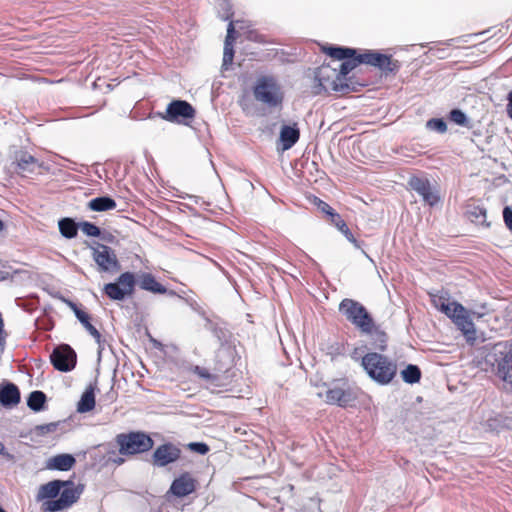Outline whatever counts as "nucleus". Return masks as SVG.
Segmentation results:
<instances>
[{"label":"nucleus","mask_w":512,"mask_h":512,"mask_svg":"<svg viewBox=\"0 0 512 512\" xmlns=\"http://www.w3.org/2000/svg\"><path fill=\"white\" fill-rule=\"evenodd\" d=\"M427 127L433 130L438 131L439 133H444L447 130V125L443 119L432 118L427 122Z\"/></svg>","instance_id":"36"},{"label":"nucleus","mask_w":512,"mask_h":512,"mask_svg":"<svg viewBox=\"0 0 512 512\" xmlns=\"http://www.w3.org/2000/svg\"><path fill=\"white\" fill-rule=\"evenodd\" d=\"M21 396L19 388L13 383L0 385V404L12 408L20 403Z\"/></svg>","instance_id":"18"},{"label":"nucleus","mask_w":512,"mask_h":512,"mask_svg":"<svg viewBox=\"0 0 512 512\" xmlns=\"http://www.w3.org/2000/svg\"><path fill=\"white\" fill-rule=\"evenodd\" d=\"M361 364L369 377L381 385L389 384L397 373V365L387 356L377 352L365 354Z\"/></svg>","instance_id":"4"},{"label":"nucleus","mask_w":512,"mask_h":512,"mask_svg":"<svg viewBox=\"0 0 512 512\" xmlns=\"http://www.w3.org/2000/svg\"><path fill=\"white\" fill-rule=\"evenodd\" d=\"M236 356L235 348L222 346L215 353L211 369L195 365L190 368V372L211 386L221 387L223 385L222 379L227 377V374L236 364Z\"/></svg>","instance_id":"3"},{"label":"nucleus","mask_w":512,"mask_h":512,"mask_svg":"<svg viewBox=\"0 0 512 512\" xmlns=\"http://www.w3.org/2000/svg\"><path fill=\"white\" fill-rule=\"evenodd\" d=\"M135 285L136 279L134 274L124 272L117 278L116 282L105 284L103 290L111 300L121 301L134 293Z\"/></svg>","instance_id":"10"},{"label":"nucleus","mask_w":512,"mask_h":512,"mask_svg":"<svg viewBox=\"0 0 512 512\" xmlns=\"http://www.w3.org/2000/svg\"><path fill=\"white\" fill-rule=\"evenodd\" d=\"M470 214L474 216L475 218H486V209L482 207H474L472 211H470Z\"/></svg>","instance_id":"43"},{"label":"nucleus","mask_w":512,"mask_h":512,"mask_svg":"<svg viewBox=\"0 0 512 512\" xmlns=\"http://www.w3.org/2000/svg\"><path fill=\"white\" fill-rule=\"evenodd\" d=\"M315 80L317 81L314 91L315 94L322 92L345 93L349 90V85L340 78L339 73H337V68L329 64H323L316 70Z\"/></svg>","instance_id":"7"},{"label":"nucleus","mask_w":512,"mask_h":512,"mask_svg":"<svg viewBox=\"0 0 512 512\" xmlns=\"http://www.w3.org/2000/svg\"><path fill=\"white\" fill-rule=\"evenodd\" d=\"M71 308L73 309L75 316L80 321V323L85 327V329L89 332V334L96 340V342L100 343L101 334L100 332L91 324L90 315L84 310L80 309L76 304L71 303Z\"/></svg>","instance_id":"23"},{"label":"nucleus","mask_w":512,"mask_h":512,"mask_svg":"<svg viewBox=\"0 0 512 512\" xmlns=\"http://www.w3.org/2000/svg\"><path fill=\"white\" fill-rule=\"evenodd\" d=\"M160 117L171 123L187 124L196 116L195 108L185 100H172Z\"/></svg>","instance_id":"9"},{"label":"nucleus","mask_w":512,"mask_h":512,"mask_svg":"<svg viewBox=\"0 0 512 512\" xmlns=\"http://www.w3.org/2000/svg\"><path fill=\"white\" fill-rule=\"evenodd\" d=\"M453 323L463 333L468 342L473 343L476 340V330L474 323L471 320L468 311L462 304H455L450 316H448Z\"/></svg>","instance_id":"13"},{"label":"nucleus","mask_w":512,"mask_h":512,"mask_svg":"<svg viewBox=\"0 0 512 512\" xmlns=\"http://www.w3.org/2000/svg\"><path fill=\"white\" fill-rule=\"evenodd\" d=\"M0 512H6L2 507H0Z\"/></svg>","instance_id":"48"},{"label":"nucleus","mask_w":512,"mask_h":512,"mask_svg":"<svg viewBox=\"0 0 512 512\" xmlns=\"http://www.w3.org/2000/svg\"><path fill=\"white\" fill-rule=\"evenodd\" d=\"M339 311L360 332L369 331L368 329L374 321L366 307L354 299H343L339 304Z\"/></svg>","instance_id":"8"},{"label":"nucleus","mask_w":512,"mask_h":512,"mask_svg":"<svg viewBox=\"0 0 512 512\" xmlns=\"http://www.w3.org/2000/svg\"><path fill=\"white\" fill-rule=\"evenodd\" d=\"M17 171L19 173L33 172L37 165V159L28 153H22L16 161Z\"/></svg>","instance_id":"30"},{"label":"nucleus","mask_w":512,"mask_h":512,"mask_svg":"<svg viewBox=\"0 0 512 512\" xmlns=\"http://www.w3.org/2000/svg\"><path fill=\"white\" fill-rule=\"evenodd\" d=\"M357 396L350 388L334 386L325 392V401L330 405H337L343 408L352 406Z\"/></svg>","instance_id":"15"},{"label":"nucleus","mask_w":512,"mask_h":512,"mask_svg":"<svg viewBox=\"0 0 512 512\" xmlns=\"http://www.w3.org/2000/svg\"><path fill=\"white\" fill-rule=\"evenodd\" d=\"M247 38L251 41L258 42V43H265L266 40L263 35L259 34L256 31H250Z\"/></svg>","instance_id":"41"},{"label":"nucleus","mask_w":512,"mask_h":512,"mask_svg":"<svg viewBox=\"0 0 512 512\" xmlns=\"http://www.w3.org/2000/svg\"><path fill=\"white\" fill-rule=\"evenodd\" d=\"M80 228L84 234L91 237H98L101 234V230L95 224L85 221L80 224Z\"/></svg>","instance_id":"34"},{"label":"nucleus","mask_w":512,"mask_h":512,"mask_svg":"<svg viewBox=\"0 0 512 512\" xmlns=\"http://www.w3.org/2000/svg\"><path fill=\"white\" fill-rule=\"evenodd\" d=\"M329 218V221L331 224H333L335 227L339 225V223H341L342 221H344L342 219V217L337 213V212H334Z\"/></svg>","instance_id":"44"},{"label":"nucleus","mask_w":512,"mask_h":512,"mask_svg":"<svg viewBox=\"0 0 512 512\" xmlns=\"http://www.w3.org/2000/svg\"><path fill=\"white\" fill-rule=\"evenodd\" d=\"M95 407V388L90 385L86 388L81 396L80 401L77 405V411L80 413H86L93 410Z\"/></svg>","instance_id":"27"},{"label":"nucleus","mask_w":512,"mask_h":512,"mask_svg":"<svg viewBox=\"0 0 512 512\" xmlns=\"http://www.w3.org/2000/svg\"><path fill=\"white\" fill-rule=\"evenodd\" d=\"M402 378L406 383L414 384L420 381L421 379V371L416 365H408L401 372Z\"/></svg>","instance_id":"33"},{"label":"nucleus","mask_w":512,"mask_h":512,"mask_svg":"<svg viewBox=\"0 0 512 512\" xmlns=\"http://www.w3.org/2000/svg\"><path fill=\"white\" fill-rule=\"evenodd\" d=\"M428 295L430 297L431 304L446 316H450L454 305L459 304L456 301L450 302L449 293L446 291H429Z\"/></svg>","instance_id":"19"},{"label":"nucleus","mask_w":512,"mask_h":512,"mask_svg":"<svg viewBox=\"0 0 512 512\" xmlns=\"http://www.w3.org/2000/svg\"><path fill=\"white\" fill-rule=\"evenodd\" d=\"M46 402V395L42 391H33L30 393L27 405L33 411H40L43 409Z\"/></svg>","instance_id":"32"},{"label":"nucleus","mask_w":512,"mask_h":512,"mask_svg":"<svg viewBox=\"0 0 512 512\" xmlns=\"http://www.w3.org/2000/svg\"><path fill=\"white\" fill-rule=\"evenodd\" d=\"M236 39L235 36V27L234 22L231 20L227 27V35L224 42V52H223V64L222 66L225 69H228L229 66L232 65L234 59V41Z\"/></svg>","instance_id":"22"},{"label":"nucleus","mask_w":512,"mask_h":512,"mask_svg":"<svg viewBox=\"0 0 512 512\" xmlns=\"http://www.w3.org/2000/svg\"><path fill=\"white\" fill-rule=\"evenodd\" d=\"M253 94L258 102L270 108L281 106L284 99L280 85L272 76L259 77L253 87Z\"/></svg>","instance_id":"6"},{"label":"nucleus","mask_w":512,"mask_h":512,"mask_svg":"<svg viewBox=\"0 0 512 512\" xmlns=\"http://www.w3.org/2000/svg\"><path fill=\"white\" fill-rule=\"evenodd\" d=\"M336 228L346 237V239L351 242L352 244H354L356 247H359V244H358V241L357 239L354 237V235L352 234V232L350 231L349 227L347 226L346 222L345 221H342L341 223H339L338 226H336Z\"/></svg>","instance_id":"35"},{"label":"nucleus","mask_w":512,"mask_h":512,"mask_svg":"<svg viewBox=\"0 0 512 512\" xmlns=\"http://www.w3.org/2000/svg\"><path fill=\"white\" fill-rule=\"evenodd\" d=\"M449 118L454 123L464 126L467 122L466 115L459 109H453L450 114Z\"/></svg>","instance_id":"37"},{"label":"nucleus","mask_w":512,"mask_h":512,"mask_svg":"<svg viewBox=\"0 0 512 512\" xmlns=\"http://www.w3.org/2000/svg\"><path fill=\"white\" fill-rule=\"evenodd\" d=\"M117 206L114 199L110 197H97L89 201L88 207L97 212L115 209Z\"/></svg>","instance_id":"28"},{"label":"nucleus","mask_w":512,"mask_h":512,"mask_svg":"<svg viewBox=\"0 0 512 512\" xmlns=\"http://www.w3.org/2000/svg\"><path fill=\"white\" fill-rule=\"evenodd\" d=\"M107 461L116 465H122L125 462V458H123L121 454H117L115 451L108 452Z\"/></svg>","instance_id":"39"},{"label":"nucleus","mask_w":512,"mask_h":512,"mask_svg":"<svg viewBox=\"0 0 512 512\" xmlns=\"http://www.w3.org/2000/svg\"><path fill=\"white\" fill-rule=\"evenodd\" d=\"M92 249V257L100 272H114L119 269V261L115 251L101 243H96Z\"/></svg>","instance_id":"11"},{"label":"nucleus","mask_w":512,"mask_h":512,"mask_svg":"<svg viewBox=\"0 0 512 512\" xmlns=\"http://www.w3.org/2000/svg\"><path fill=\"white\" fill-rule=\"evenodd\" d=\"M322 50L325 54H327L328 56L335 60H344L347 57H351L354 56V54H356V49L347 47L329 46L323 47Z\"/></svg>","instance_id":"29"},{"label":"nucleus","mask_w":512,"mask_h":512,"mask_svg":"<svg viewBox=\"0 0 512 512\" xmlns=\"http://www.w3.org/2000/svg\"><path fill=\"white\" fill-rule=\"evenodd\" d=\"M503 219L506 227L512 232V209L510 207L504 208Z\"/></svg>","instance_id":"40"},{"label":"nucleus","mask_w":512,"mask_h":512,"mask_svg":"<svg viewBox=\"0 0 512 512\" xmlns=\"http://www.w3.org/2000/svg\"><path fill=\"white\" fill-rule=\"evenodd\" d=\"M59 231L65 238L71 239L77 236L78 225L71 218H63L58 223Z\"/></svg>","instance_id":"31"},{"label":"nucleus","mask_w":512,"mask_h":512,"mask_svg":"<svg viewBox=\"0 0 512 512\" xmlns=\"http://www.w3.org/2000/svg\"><path fill=\"white\" fill-rule=\"evenodd\" d=\"M3 227H4V224H3V222L0 220V231L3 229Z\"/></svg>","instance_id":"47"},{"label":"nucleus","mask_w":512,"mask_h":512,"mask_svg":"<svg viewBox=\"0 0 512 512\" xmlns=\"http://www.w3.org/2000/svg\"><path fill=\"white\" fill-rule=\"evenodd\" d=\"M5 340V333H4V323L3 319L0 316V343Z\"/></svg>","instance_id":"46"},{"label":"nucleus","mask_w":512,"mask_h":512,"mask_svg":"<svg viewBox=\"0 0 512 512\" xmlns=\"http://www.w3.org/2000/svg\"><path fill=\"white\" fill-rule=\"evenodd\" d=\"M50 361L56 370L68 372L75 368L77 355L70 345L61 344L52 351Z\"/></svg>","instance_id":"12"},{"label":"nucleus","mask_w":512,"mask_h":512,"mask_svg":"<svg viewBox=\"0 0 512 512\" xmlns=\"http://www.w3.org/2000/svg\"><path fill=\"white\" fill-rule=\"evenodd\" d=\"M79 491L72 481L53 480L40 486L38 500L47 499L43 509L49 512H59L68 509L79 499Z\"/></svg>","instance_id":"1"},{"label":"nucleus","mask_w":512,"mask_h":512,"mask_svg":"<svg viewBox=\"0 0 512 512\" xmlns=\"http://www.w3.org/2000/svg\"><path fill=\"white\" fill-rule=\"evenodd\" d=\"M190 447L200 454H206L209 450L208 446L204 443H192Z\"/></svg>","instance_id":"42"},{"label":"nucleus","mask_w":512,"mask_h":512,"mask_svg":"<svg viewBox=\"0 0 512 512\" xmlns=\"http://www.w3.org/2000/svg\"><path fill=\"white\" fill-rule=\"evenodd\" d=\"M181 453V449L171 442L161 444L153 452L152 464L157 467L167 466L176 462Z\"/></svg>","instance_id":"14"},{"label":"nucleus","mask_w":512,"mask_h":512,"mask_svg":"<svg viewBox=\"0 0 512 512\" xmlns=\"http://www.w3.org/2000/svg\"><path fill=\"white\" fill-rule=\"evenodd\" d=\"M300 137V131L297 128V124L294 123L292 126L284 125L280 131V140L284 150L290 149Z\"/></svg>","instance_id":"24"},{"label":"nucleus","mask_w":512,"mask_h":512,"mask_svg":"<svg viewBox=\"0 0 512 512\" xmlns=\"http://www.w3.org/2000/svg\"><path fill=\"white\" fill-rule=\"evenodd\" d=\"M408 184L429 206H434L439 202L440 198L432 189L431 183L427 178L412 176L410 177Z\"/></svg>","instance_id":"16"},{"label":"nucleus","mask_w":512,"mask_h":512,"mask_svg":"<svg viewBox=\"0 0 512 512\" xmlns=\"http://www.w3.org/2000/svg\"><path fill=\"white\" fill-rule=\"evenodd\" d=\"M75 462V458L70 454H58L49 460L48 468L68 471L74 466Z\"/></svg>","instance_id":"26"},{"label":"nucleus","mask_w":512,"mask_h":512,"mask_svg":"<svg viewBox=\"0 0 512 512\" xmlns=\"http://www.w3.org/2000/svg\"><path fill=\"white\" fill-rule=\"evenodd\" d=\"M360 64H367L378 68L385 75H396L401 67L398 60L394 59L391 55L382 54L376 51L367 50L363 53H358L351 57L342 60V63L337 67V73L343 82H346V76Z\"/></svg>","instance_id":"2"},{"label":"nucleus","mask_w":512,"mask_h":512,"mask_svg":"<svg viewBox=\"0 0 512 512\" xmlns=\"http://www.w3.org/2000/svg\"><path fill=\"white\" fill-rule=\"evenodd\" d=\"M368 330L369 331H361V333L370 337L371 347L381 352L386 351L388 342L387 333L381 330L375 321L372 322V326L369 327Z\"/></svg>","instance_id":"20"},{"label":"nucleus","mask_w":512,"mask_h":512,"mask_svg":"<svg viewBox=\"0 0 512 512\" xmlns=\"http://www.w3.org/2000/svg\"><path fill=\"white\" fill-rule=\"evenodd\" d=\"M197 480L188 472L182 473L172 482L169 493L178 498H183L195 492Z\"/></svg>","instance_id":"17"},{"label":"nucleus","mask_w":512,"mask_h":512,"mask_svg":"<svg viewBox=\"0 0 512 512\" xmlns=\"http://www.w3.org/2000/svg\"><path fill=\"white\" fill-rule=\"evenodd\" d=\"M507 100H508V104H507V108H506L507 114L512 119V91L509 92Z\"/></svg>","instance_id":"45"},{"label":"nucleus","mask_w":512,"mask_h":512,"mask_svg":"<svg viewBox=\"0 0 512 512\" xmlns=\"http://www.w3.org/2000/svg\"><path fill=\"white\" fill-rule=\"evenodd\" d=\"M139 286L141 289L155 294H165L167 292L166 287L159 283L151 273L141 275Z\"/></svg>","instance_id":"25"},{"label":"nucleus","mask_w":512,"mask_h":512,"mask_svg":"<svg viewBox=\"0 0 512 512\" xmlns=\"http://www.w3.org/2000/svg\"><path fill=\"white\" fill-rule=\"evenodd\" d=\"M115 442L119 448V454L133 456L148 452L154 445L153 439L142 431H131L116 435Z\"/></svg>","instance_id":"5"},{"label":"nucleus","mask_w":512,"mask_h":512,"mask_svg":"<svg viewBox=\"0 0 512 512\" xmlns=\"http://www.w3.org/2000/svg\"><path fill=\"white\" fill-rule=\"evenodd\" d=\"M314 204L317 206L319 210H321V212L326 214L328 217H330L334 212H336L328 203L317 197L314 200Z\"/></svg>","instance_id":"38"},{"label":"nucleus","mask_w":512,"mask_h":512,"mask_svg":"<svg viewBox=\"0 0 512 512\" xmlns=\"http://www.w3.org/2000/svg\"><path fill=\"white\" fill-rule=\"evenodd\" d=\"M497 376L512 388V348L497 360Z\"/></svg>","instance_id":"21"}]
</instances>
